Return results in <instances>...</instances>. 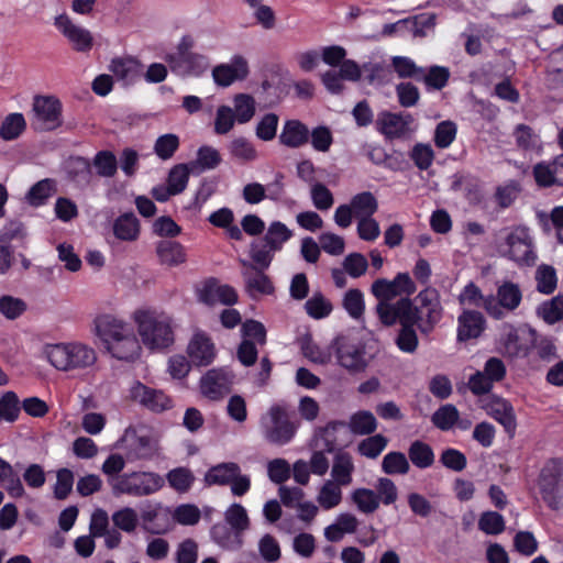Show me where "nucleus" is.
Masks as SVG:
<instances>
[{
    "instance_id": "1",
    "label": "nucleus",
    "mask_w": 563,
    "mask_h": 563,
    "mask_svg": "<svg viewBox=\"0 0 563 563\" xmlns=\"http://www.w3.org/2000/svg\"><path fill=\"white\" fill-rule=\"evenodd\" d=\"M96 334L106 350L117 360L134 361L141 353L140 342L133 328L112 314H102L95 320Z\"/></svg>"
},
{
    "instance_id": "2",
    "label": "nucleus",
    "mask_w": 563,
    "mask_h": 563,
    "mask_svg": "<svg viewBox=\"0 0 563 563\" xmlns=\"http://www.w3.org/2000/svg\"><path fill=\"white\" fill-rule=\"evenodd\" d=\"M132 319L146 349L163 351L174 344L176 324L168 313L154 308H140L133 312Z\"/></svg>"
},
{
    "instance_id": "3",
    "label": "nucleus",
    "mask_w": 563,
    "mask_h": 563,
    "mask_svg": "<svg viewBox=\"0 0 563 563\" xmlns=\"http://www.w3.org/2000/svg\"><path fill=\"white\" fill-rule=\"evenodd\" d=\"M495 236V247L501 257L520 267H532L537 264L534 238L527 225L517 224L503 228Z\"/></svg>"
},
{
    "instance_id": "4",
    "label": "nucleus",
    "mask_w": 563,
    "mask_h": 563,
    "mask_svg": "<svg viewBox=\"0 0 563 563\" xmlns=\"http://www.w3.org/2000/svg\"><path fill=\"white\" fill-rule=\"evenodd\" d=\"M404 302L408 303V316L415 319L421 333L429 334L442 318L440 294L434 287H424L413 301L410 298L398 299L397 309Z\"/></svg>"
},
{
    "instance_id": "5",
    "label": "nucleus",
    "mask_w": 563,
    "mask_h": 563,
    "mask_svg": "<svg viewBox=\"0 0 563 563\" xmlns=\"http://www.w3.org/2000/svg\"><path fill=\"white\" fill-rule=\"evenodd\" d=\"M417 287L412 278L408 273H398L393 280L386 278L376 279L371 287L372 294L378 300L376 306V312L380 321L384 320V313L387 311L388 314H397V305L391 302L398 296L405 295V298H409L415 294Z\"/></svg>"
},
{
    "instance_id": "6",
    "label": "nucleus",
    "mask_w": 563,
    "mask_h": 563,
    "mask_svg": "<svg viewBox=\"0 0 563 563\" xmlns=\"http://www.w3.org/2000/svg\"><path fill=\"white\" fill-rule=\"evenodd\" d=\"M44 355L59 371L84 369L97 361L95 350L82 343L47 345Z\"/></svg>"
},
{
    "instance_id": "7",
    "label": "nucleus",
    "mask_w": 563,
    "mask_h": 563,
    "mask_svg": "<svg viewBox=\"0 0 563 563\" xmlns=\"http://www.w3.org/2000/svg\"><path fill=\"white\" fill-rule=\"evenodd\" d=\"M299 424V421L280 405H273L260 420L263 438L268 443L279 446L292 441Z\"/></svg>"
},
{
    "instance_id": "8",
    "label": "nucleus",
    "mask_w": 563,
    "mask_h": 563,
    "mask_svg": "<svg viewBox=\"0 0 563 563\" xmlns=\"http://www.w3.org/2000/svg\"><path fill=\"white\" fill-rule=\"evenodd\" d=\"M114 496L128 495L146 497L157 493L165 484L164 478L154 472L123 473L108 479Z\"/></svg>"
},
{
    "instance_id": "9",
    "label": "nucleus",
    "mask_w": 563,
    "mask_h": 563,
    "mask_svg": "<svg viewBox=\"0 0 563 563\" xmlns=\"http://www.w3.org/2000/svg\"><path fill=\"white\" fill-rule=\"evenodd\" d=\"M538 487L543 501L553 510L563 507V460H548L538 476Z\"/></svg>"
},
{
    "instance_id": "10",
    "label": "nucleus",
    "mask_w": 563,
    "mask_h": 563,
    "mask_svg": "<svg viewBox=\"0 0 563 563\" xmlns=\"http://www.w3.org/2000/svg\"><path fill=\"white\" fill-rule=\"evenodd\" d=\"M522 302L520 286L511 280H504L496 287V295L485 297L484 310L495 320H503L517 310Z\"/></svg>"
},
{
    "instance_id": "11",
    "label": "nucleus",
    "mask_w": 563,
    "mask_h": 563,
    "mask_svg": "<svg viewBox=\"0 0 563 563\" xmlns=\"http://www.w3.org/2000/svg\"><path fill=\"white\" fill-rule=\"evenodd\" d=\"M536 331L531 328H517L511 323L500 325L498 351L508 358L528 356L536 341Z\"/></svg>"
},
{
    "instance_id": "12",
    "label": "nucleus",
    "mask_w": 563,
    "mask_h": 563,
    "mask_svg": "<svg viewBox=\"0 0 563 563\" xmlns=\"http://www.w3.org/2000/svg\"><path fill=\"white\" fill-rule=\"evenodd\" d=\"M408 310L409 307L407 302L400 303L397 314H388L387 311H385L384 320L380 322L387 327L394 325L397 322L400 323L401 328L395 340L396 345L401 352L411 354L416 352L419 340L413 328L417 323L415 319L409 318Z\"/></svg>"
},
{
    "instance_id": "13",
    "label": "nucleus",
    "mask_w": 563,
    "mask_h": 563,
    "mask_svg": "<svg viewBox=\"0 0 563 563\" xmlns=\"http://www.w3.org/2000/svg\"><path fill=\"white\" fill-rule=\"evenodd\" d=\"M377 130L389 140L407 139L417 130L415 118L409 112L382 111L376 120Z\"/></svg>"
},
{
    "instance_id": "14",
    "label": "nucleus",
    "mask_w": 563,
    "mask_h": 563,
    "mask_svg": "<svg viewBox=\"0 0 563 563\" xmlns=\"http://www.w3.org/2000/svg\"><path fill=\"white\" fill-rule=\"evenodd\" d=\"M32 125L38 131H51L62 123V104L51 96H36L33 100Z\"/></svg>"
},
{
    "instance_id": "15",
    "label": "nucleus",
    "mask_w": 563,
    "mask_h": 563,
    "mask_svg": "<svg viewBox=\"0 0 563 563\" xmlns=\"http://www.w3.org/2000/svg\"><path fill=\"white\" fill-rule=\"evenodd\" d=\"M235 382L233 371L222 367L208 371L200 380V389L203 396L211 400H219L231 391Z\"/></svg>"
},
{
    "instance_id": "16",
    "label": "nucleus",
    "mask_w": 563,
    "mask_h": 563,
    "mask_svg": "<svg viewBox=\"0 0 563 563\" xmlns=\"http://www.w3.org/2000/svg\"><path fill=\"white\" fill-rule=\"evenodd\" d=\"M129 397L153 412H163L173 408L172 398L163 390L151 388L139 380L130 387Z\"/></svg>"
},
{
    "instance_id": "17",
    "label": "nucleus",
    "mask_w": 563,
    "mask_h": 563,
    "mask_svg": "<svg viewBox=\"0 0 563 563\" xmlns=\"http://www.w3.org/2000/svg\"><path fill=\"white\" fill-rule=\"evenodd\" d=\"M54 25L68 40L76 52L85 53L91 49L93 37L90 31L74 24L67 14L57 15Z\"/></svg>"
},
{
    "instance_id": "18",
    "label": "nucleus",
    "mask_w": 563,
    "mask_h": 563,
    "mask_svg": "<svg viewBox=\"0 0 563 563\" xmlns=\"http://www.w3.org/2000/svg\"><path fill=\"white\" fill-rule=\"evenodd\" d=\"M243 267L241 274L245 284V291L252 298H257L262 295H272L275 291V287L265 274V268H255L250 261L240 260Z\"/></svg>"
},
{
    "instance_id": "19",
    "label": "nucleus",
    "mask_w": 563,
    "mask_h": 563,
    "mask_svg": "<svg viewBox=\"0 0 563 563\" xmlns=\"http://www.w3.org/2000/svg\"><path fill=\"white\" fill-rule=\"evenodd\" d=\"M335 354L339 364L350 372H362L367 363L364 356V350L358 345L351 343L344 336H338L333 341Z\"/></svg>"
},
{
    "instance_id": "20",
    "label": "nucleus",
    "mask_w": 563,
    "mask_h": 563,
    "mask_svg": "<svg viewBox=\"0 0 563 563\" xmlns=\"http://www.w3.org/2000/svg\"><path fill=\"white\" fill-rule=\"evenodd\" d=\"M482 408L499 422L505 431L512 437L516 432L517 420L509 401L497 396H488L482 401Z\"/></svg>"
},
{
    "instance_id": "21",
    "label": "nucleus",
    "mask_w": 563,
    "mask_h": 563,
    "mask_svg": "<svg viewBox=\"0 0 563 563\" xmlns=\"http://www.w3.org/2000/svg\"><path fill=\"white\" fill-rule=\"evenodd\" d=\"M170 70L181 77H198L208 70L210 63L207 56L190 53L184 56H166Z\"/></svg>"
},
{
    "instance_id": "22",
    "label": "nucleus",
    "mask_w": 563,
    "mask_h": 563,
    "mask_svg": "<svg viewBox=\"0 0 563 563\" xmlns=\"http://www.w3.org/2000/svg\"><path fill=\"white\" fill-rule=\"evenodd\" d=\"M249 73L247 60L242 55H234L229 63L216 66L212 77L218 86L229 87L238 80H244Z\"/></svg>"
},
{
    "instance_id": "23",
    "label": "nucleus",
    "mask_w": 563,
    "mask_h": 563,
    "mask_svg": "<svg viewBox=\"0 0 563 563\" xmlns=\"http://www.w3.org/2000/svg\"><path fill=\"white\" fill-rule=\"evenodd\" d=\"M140 519L142 529L151 534H163L169 529L168 511L159 503L143 504Z\"/></svg>"
},
{
    "instance_id": "24",
    "label": "nucleus",
    "mask_w": 563,
    "mask_h": 563,
    "mask_svg": "<svg viewBox=\"0 0 563 563\" xmlns=\"http://www.w3.org/2000/svg\"><path fill=\"white\" fill-rule=\"evenodd\" d=\"M198 298L201 302L209 306L216 303L232 306L236 303L239 297L232 286L220 285L217 279L210 278L198 290Z\"/></svg>"
},
{
    "instance_id": "25",
    "label": "nucleus",
    "mask_w": 563,
    "mask_h": 563,
    "mask_svg": "<svg viewBox=\"0 0 563 563\" xmlns=\"http://www.w3.org/2000/svg\"><path fill=\"white\" fill-rule=\"evenodd\" d=\"M190 362L196 366H208L216 357V347L209 335L196 332L187 346Z\"/></svg>"
},
{
    "instance_id": "26",
    "label": "nucleus",
    "mask_w": 563,
    "mask_h": 563,
    "mask_svg": "<svg viewBox=\"0 0 563 563\" xmlns=\"http://www.w3.org/2000/svg\"><path fill=\"white\" fill-rule=\"evenodd\" d=\"M486 329V319L477 310H463L457 317L456 339L460 342H466L477 339Z\"/></svg>"
},
{
    "instance_id": "27",
    "label": "nucleus",
    "mask_w": 563,
    "mask_h": 563,
    "mask_svg": "<svg viewBox=\"0 0 563 563\" xmlns=\"http://www.w3.org/2000/svg\"><path fill=\"white\" fill-rule=\"evenodd\" d=\"M123 441L125 444L126 460L130 462L150 460L156 453L155 442L148 435H139L136 432H126Z\"/></svg>"
},
{
    "instance_id": "28",
    "label": "nucleus",
    "mask_w": 563,
    "mask_h": 563,
    "mask_svg": "<svg viewBox=\"0 0 563 563\" xmlns=\"http://www.w3.org/2000/svg\"><path fill=\"white\" fill-rule=\"evenodd\" d=\"M309 128L297 119L286 120L278 136L279 143L288 148H300L309 142Z\"/></svg>"
},
{
    "instance_id": "29",
    "label": "nucleus",
    "mask_w": 563,
    "mask_h": 563,
    "mask_svg": "<svg viewBox=\"0 0 563 563\" xmlns=\"http://www.w3.org/2000/svg\"><path fill=\"white\" fill-rule=\"evenodd\" d=\"M109 68L123 86L135 84L142 75V64L132 57L114 58Z\"/></svg>"
},
{
    "instance_id": "30",
    "label": "nucleus",
    "mask_w": 563,
    "mask_h": 563,
    "mask_svg": "<svg viewBox=\"0 0 563 563\" xmlns=\"http://www.w3.org/2000/svg\"><path fill=\"white\" fill-rule=\"evenodd\" d=\"M156 255L162 265L175 267L187 261L186 249L183 244L173 240H161L156 243Z\"/></svg>"
},
{
    "instance_id": "31",
    "label": "nucleus",
    "mask_w": 563,
    "mask_h": 563,
    "mask_svg": "<svg viewBox=\"0 0 563 563\" xmlns=\"http://www.w3.org/2000/svg\"><path fill=\"white\" fill-rule=\"evenodd\" d=\"M112 232L114 238L121 242H134L140 236V220L133 212L122 213L114 219Z\"/></svg>"
},
{
    "instance_id": "32",
    "label": "nucleus",
    "mask_w": 563,
    "mask_h": 563,
    "mask_svg": "<svg viewBox=\"0 0 563 563\" xmlns=\"http://www.w3.org/2000/svg\"><path fill=\"white\" fill-rule=\"evenodd\" d=\"M68 179L78 188H86L92 181V169L88 158L77 156L71 157L66 165Z\"/></svg>"
},
{
    "instance_id": "33",
    "label": "nucleus",
    "mask_w": 563,
    "mask_h": 563,
    "mask_svg": "<svg viewBox=\"0 0 563 563\" xmlns=\"http://www.w3.org/2000/svg\"><path fill=\"white\" fill-rule=\"evenodd\" d=\"M355 465L353 459L347 452H339L335 454L330 482H335L338 485L345 487L352 484L353 473Z\"/></svg>"
},
{
    "instance_id": "34",
    "label": "nucleus",
    "mask_w": 563,
    "mask_h": 563,
    "mask_svg": "<svg viewBox=\"0 0 563 563\" xmlns=\"http://www.w3.org/2000/svg\"><path fill=\"white\" fill-rule=\"evenodd\" d=\"M0 484L12 498H22L25 489L19 471L0 457Z\"/></svg>"
},
{
    "instance_id": "35",
    "label": "nucleus",
    "mask_w": 563,
    "mask_h": 563,
    "mask_svg": "<svg viewBox=\"0 0 563 563\" xmlns=\"http://www.w3.org/2000/svg\"><path fill=\"white\" fill-rule=\"evenodd\" d=\"M240 468V465L234 462L217 464L207 471L205 482L209 486H227L234 479Z\"/></svg>"
},
{
    "instance_id": "36",
    "label": "nucleus",
    "mask_w": 563,
    "mask_h": 563,
    "mask_svg": "<svg viewBox=\"0 0 563 563\" xmlns=\"http://www.w3.org/2000/svg\"><path fill=\"white\" fill-rule=\"evenodd\" d=\"M408 461L417 468L426 470L434 464L435 455L430 444L415 440L408 448Z\"/></svg>"
},
{
    "instance_id": "37",
    "label": "nucleus",
    "mask_w": 563,
    "mask_h": 563,
    "mask_svg": "<svg viewBox=\"0 0 563 563\" xmlns=\"http://www.w3.org/2000/svg\"><path fill=\"white\" fill-rule=\"evenodd\" d=\"M212 540L224 550H236L242 547V534L236 536L232 527L227 523H216L211 528Z\"/></svg>"
},
{
    "instance_id": "38",
    "label": "nucleus",
    "mask_w": 563,
    "mask_h": 563,
    "mask_svg": "<svg viewBox=\"0 0 563 563\" xmlns=\"http://www.w3.org/2000/svg\"><path fill=\"white\" fill-rule=\"evenodd\" d=\"M56 183L51 178H45L34 184L26 194V201L33 207H40L55 194Z\"/></svg>"
},
{
    "instance_id": "39",
    "label": "nucleus",
    "mask_w": 563,
    "mask_h": 563,
    "mask_svg": "<svg viewBox=\"0 0 563 563\" xmlns=\"http://www.w3.org/2000/svg\"><path fill=\"white\" fill-rule=\"evenodd\" d=\"M221 163V156L218 150L212 146L203 145L198 148L197 158L189 163L190 169L200 173L214 169Z\"/></svg>"
},
{
    "instance_id": "40",
    "label": "nucleus",
    "mask_w": 563,
    "mask_h": 563,
    "mask_svg": "<svg viewBox=\"0 0 563 563\" xmlns=\"http://www.w3.org/2000/svg\"><path fill=\"white\" fill-rule=\"evenodd\" d=\"M90 164L99 177L112 178L118 172V159L113 152L108 150L99 151Z\"/></svg>"
},
{
    "instance_id": "41",
    "label": "nucleus",
    "mask_w": 563,
    "mask_h": 563,
    "mask_svg": "<svg viewBox=\"0 0 563 563\" xmlns=\"http://www.w3.org/2000/svg\"><path fill=\"white\" fill-rule=\"evenodd\" d=\"M234 115L239 124L249 123L256 112V101L247 93H238L233 98Z\"/></svg>"
},
{
    "instance_id": "42",
    "label": "nucleus",
    "mask_w": 563,
    "mask_h": 563,
    "mask_svg": "<svg viewBox=\"0 0 563 563\" xmlns=\"http://www.w3.org/2000/svg\"><path fill=\"white\" fill-rule=\"evenodd\" d=\"M292 236V232L280 221H274L269 224L264 238L262 239L272 251L279 252L284 244Z\"/></svg>"
},
{
    "instance_id": "43",
    "label": "nucleus",
    "mask_w": 563,
    "mask_h": 563,
    "mask_svg": "<svg viewBox=\"0 0 563 563\" xmlns=\"http://www.w3.org/2000/svg\"><path fill=\"white\" fill-rule=\"evenodd\" d=\"M351 500L356 509L365 515L375 512L379 507L376 492L369 488H356L351 493Z\"/></svg>"
},
{
    "instance_id": "44",
    "label": "nucleus",
    "mask_w": 563,
    "mask_h": 563,
    "mask_svg": "<svg viewBox=\"0 0 563 563\" xmlns=\"http://www.w3.org/2000/svg\"><path fill=\"white\" fill-rule=\"evenodd\" d=\"M350 206L353 208L352 210L356 219L371 217L378 209L377 199L371 191H363L353 196Z\"/></svg>"
},
{
    "instance_id": "45",
    "label": "nucleus",
    "mask_w": 563,
    "mask_h": 563,
    "mask_svg": "<svg viewBox=\"0 0 563 563\" xmlns=\"http://www.w3.org/2000/svg\"><path fill=\"white\" fill-rule=\"evenodd\" d=\"M377 428L375 416L367 410L353 413L349 420V429L353 434L366 435L373 433Z\"/></svg>"
},
{
    "instance_id": "46",
    "label": "nucleus",
    "mask_w": 563,
    "mask_h": 563,
    "mask_svg": "<svg viewBox=\"0 0 563 563\" xmlns=\"http://www.w3.org/2000/svg\"><path fill=\"white\" fill-rule=\"evenodd\" d=\"M537 314L548 324L563 320V295L559 294L552 299L543 301L537 308Z\"/></svg>"
},
{
    "instance_id": "47",
    "label": "nucleus",
    "mask_w": 563,
    "mask_h": 563,
    "mask_svg": "<svg viewBox=\"0 0 563 563\" xmlns=\"http://www.w3.org/2000/svg\"><path fill=\"white\" fill-rule=\"evenodd\" d=\"M225 523L235 531V534H242L250 527V519L246 509L241 504H232L224 512Z\"/></svg>"
},
{
    "instance_id": "48",
    "label": "nucleus",
    "mask_w": 563,
    "mask_h": 563,
    "mask_svg": "<svg viewBox=\"0 0 563 563\" xmlns=\"http://www.w3.org/2000/svg\"><path fill=\"white\" fill-rule=\"evenodd\" d=\"M409 470V461L402 452L393 451L383 457L382 471L387 475H405Z\"/></svg>"
},
{
    "instance_id": "49",
    "label": "nucleus",
    "mask_w": 563,
    "mask_h": 563,
    "mask_svg": "<svg viewBox=\"0 0 563 563\" xmlns=\"http://www.w3.org/2000/svg\"><path fill=\"white\" fill-rule=\"evenodd\" d=\"M230 155L243 163L253 162L257 158V151L253 143L244 136L233 139L228 145Z\"/></svg>"
},
{
    "instance_id": "50",
    "label": "nucleus",
    "mask_w": 563,
    "mask_h": 563,
    "mask_svg": "<svg viewBox=\"0 0 563 563\" xmlns=\"http://www.w3.org/2000/svg\"><path fill=\"white\" fill-rule=\"evenodd\" d=\"M275 253L263 240L253 241L250 245V262L255 268L267 269L273 262Z\"/></svg>"
},
{
    "instance_id": "51",
    "label": "nucleus",
    "mask_w": 563,
    "mask_h": 563,
    "mask_svg": "<svg viewBox=\"0 0 563 563\" xmlns=\"http://www.w3.org/2000/svg\"><path fill=\"white\" fill-rule=\"evenodd\" d=\"M111 520L117 530L133 533L139 525V515L132 507H122L112 514Z\"/></svg>"
},
{
    "instance_id": "52",
    "label": "nucleus",
    "mask_w": 563,
    "mask_h": 563,
    "mask_svg": "<svg viewBox=\"0 0 563 563\" xmlns=\"http://www.w3.org/2000/svg\"><path fill=\"white\" fill-rule=\"evenodd\" d=\"M537 290L543 295H551L558 286L556 271L553 266L541 264L536 271Z\"/></svg>"
},
{
    "instance_id": "53",
    "label": "nucleus",
    "mask_w": 563,
    "mask_h": 563,
    "mask_svg": "<svg viewBox=\"0 0 563 563\" xmlns=\"http://www.w3.org/2000/svg\"><path fill=\"white\" fill-rule=\"evenodd\" d=\"M26 122L22 113H10L7 115L0 128V136L4 141L18 139L25 130Z\"/></svg>"
},
{
    "instance_id": "54",
    "label": "nucleus",
    "mask_w": 563,
    "mask_h": 563,
    "mask_svg": "<svg viewBox=\"0 0 563 563\" xmlns=\"http://www.w3.org/2000/svg\"><path fill=\"white\" fill-rule=\"evenodd\" d=\"M341 488L342 486L338 485L335 482H330L329 479L325 481L317 496L319 505L325 510L332 509L340 505L342 501Z\"/></svg>"
},
{
    "instance_id": "55",
    "label": "nucleus",
    "mask_w": 563,
    "mask_h": 563,
    "mask_svg": "<svg viewBox=\"0 0 563 563\" xmlns=\"http://www.w3.org/2000/svg\"><path fill=\"white\" fill-rule=\"evenodd\" d=\"M450 71L443 66H431L428 70L422 68L420 81H423L428 90H441L448 84Z\"/></svg>"
},
{
    "instance_id": "56",
    "label": "nucleus",
    "mask_w": 563,
    "mask_h": 563,
    "mask_svg": "<svg viewBox=\"0 0 563 563\" xmlns=\"http://www.w3.org/2000/svg\"><path fill=\"white\" fill-rule=\"evenodd\" d=\"M179 136L174 133L159 135L153 147L154 154L162 161L170 159L179 148Z\"/></svg>"
},
{
    "instance_id": "57",
    "label": "nucleus",
    "mask_w": 563,
    "mask_h": 563,
    "mask_svg": "<svg viewBox=\"0 0 563 563\" xmlns=\"http://www.w3.org/2000/svg\"><path fill=\"white\" fill-rule=\"evenodd\" d=\"M459 410L454 405L446 404L441 406L431 417L432 423L442 431H449L457 422Z\"/></svg>"
},
{
    "instance_id": "58",
    "label": "nucleus",
    "mask_w": 563,
    "mask_h": 563,
    "mask_svg": "<svg viewBox=\"0 0 563 563\" xmlns=\"http://www.w3.org/2000/svg\"><path fill=\"white\" fill-rule=\"evenodd\" d=\"M279 117L274 112L264 114L255 126V135L263 142L273 141L277 135Z\"/></svg>"
},
{
    "instance_id": "59",
    "label": "nucleus",
    "mask_w": 563,
    "mask_h": 563,
    "mask_svg": "<svg viewBox=\"0 0 563 563\" xmlns=\"http://www.w3.org/2000/svg\"><path fill=\"white\" fill-rule=\"evenodd\" d=\"M408 27L407 34L413 37H423L428 31L432 30L435 25V15L433 13H422L412 18H407Z\"/></svg>"
},
{
    "instance_id": "60",
    "label": "nucleus",
    "mask_w": 563,
    "mask_h": 563,
    "mask_svg": "<svg viewBox=\"0 0 563 563\" xmlns=\"http://www.w3.org/2000/svg\"><path fill=\"white\" fill-rule=\"evenodd\" d=\"M166 479L173 489L178 493H186L192 486L195 476L186 467H176L167 473Z\"/></svg>"
},
{
    "instance_id": "61",
    "label": "nucleus",
    "mask_w": 563,
    "mask_h": 563,
    "mask_svg": "<svg viewBox=\"0 0 563 563\" xmlns=\"http://www.w3.org/2000/svg\"><path fill=\"white\" fill-rule=\"evenodd\" d=\"M21 406L14 391H7L0 398V423L14 422L20 413Z\"/></svg>"
},
{
    "instance_id": "62",
    "label": "nucleus",
    "mask_w": 563,
    "mask_h": 563,
    "mask_svg": "<svg viewBox=\"0 0 563 563\" xmlns=\"http://www.w3.org/2000/svg\"><path fill=\"white\" fill-rule=\"evenodd\" d=\"M457 125L451 120L441 121L434 130L433 141L438 148H448L455 140Z\"/></svg>"
},
{
    "instance_id": "63",
    "label": "nucleus",
    "mask_w": 563,
    "mask_h": 563,
    "mask_svg": "<svg viewBox=\"0 0 563 563\" xmlns=\"http://www.w3.org/2000/svg\"><path fill=\"white\" fill-rule=\"evenodd\" d=\"M342 305L351 318L355 320L361 319L365 310L363 292L356 288L349 289L344 294Z\"/></svg>"
},
{
    "instance_id": "64",
    "label": "nucleus",
    "mask_w": 563,
    "mask_h": 563,
    "mask_svg": "<svg viewBox=\"0 0 563 563\" xmlns=\"http://www.w3.org/2000/svg\"><path fill=\"white\" fill-rule=\"evenodd\" d=\"M190 173L195 172L190 169L189 164H178L169 170L167 185L176 195L186 189Z\"/></svg>"
}]
</instances>
